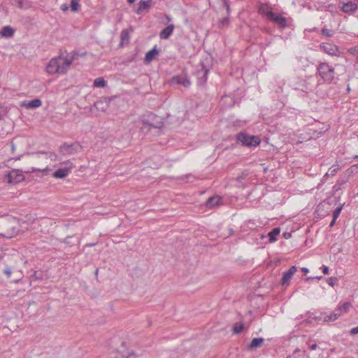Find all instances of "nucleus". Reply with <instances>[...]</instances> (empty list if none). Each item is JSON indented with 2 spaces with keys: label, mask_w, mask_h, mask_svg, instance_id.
<instances>
[{
  "label": "nucleus",
  "mask_w": 358,
  "mask_h": 358,
  "mask_svg": "<svg viewBox=\"0 0 358 358\" xmlns=\"http://www.w3.org/2000/svg\"><path fill=\"white\" fill-rule=\"evenodd\" d=\"M3 260L5 268L3 271V273L8 278H11L13 274V281L18 282L23 277L20 265L22 262V258L18 254L6 255L0 257V259Z\"/></svg>",
  "instance_id": "1"
},
{
  "label": "nucleus",
  "mask_w": 358,
  "mask_h": 358,
  "mask_svg": "<svg viewBox=\"0 0 358 358\" xmlns=\"http://www.w3.org/2000/svg\"><path fill=\"white\" fill-rule=\"evenodd\" d=\"M76 55H78V53L73 51L66 57L59 56L51 59L46 66L47 73L50 75L65 74L69 69Z\"/></svg>",
  "instance_id": "2"
},
{
  "label": "nucleus",
  "mask_w": 358,
  "mask_h": 358,
  "mask_svg": "<svg viewBox=\"0 0 358 358\" xmlns=\"http://www.w3.org/2000/svg\"><path fill=\"white\" fill-rule=\"evenodd\" d=\"M22 231L20 220L10 215L0 217V236L12 238Z\"/></svg>",
  "instance_id": "3"
},
{
  "label": "nucleus",
  "mask_w": 358,
  "mask_h": 358,
  "mask_svg": "<svg viewBox=\"0 0 358 358\" xmlns=\"http://www.w3.org/2000/svg\"><path fill=\"white\" fill-rule=\"evenodd\" d=\"M321 79L326 83H331L334 80L335 69L327 62H321L317 67Z\"/></svg>",
  "instance_id": "4"
},
{
  "label": "nucleus",
  "mask_w": 358,
  "mask_h": 358,
  "mask_svg": "<svg viewBox=\"0 0 358 358\" xmlns=\"http://www.w3.org/2000/svg\"><path fill=\"white\" fill-rule=\"evenodd\" d=\"M236 139L242 145L248 147L257 146L260 143V139L258 136H250L244 133H239L236 136Z\"/></svg>",
  "instance_id": "5"
},
{
  "label": "nucleus",
  "mask_w": 358,
  "mask_h": 358,
  "mask_svg": "<svg viewBox=\"0 0 358 358\" xmlns=\"http://www.w3.org/2000/svg\"><path fill=\"white\" fill-rule=\"evenodd\" d=\"M266 15L271 20H272L280 29H284L289 26L287 20L285 17L273 11H267Z\"/></svg>",
  "instance_id": "6"
},
{
  "label": "nucleus",
  "mask_w": 358,
  "mask_h": 358,
  "mask_svg": "<svg viewBox=\"0 0 358 358\" xmlns=\"http://www.w3.org/2000/svg\"><path fill=\"white\" fill-rule=\"evenodd\" d=\"M320 48L326 54L332 57H340L341 55L339 48L333 43H322L320 45Z\"/></svg>",
  "instance_id": "7"
},
{
  "label": "nucleus",
  "mask_w": 358,
  "mask_h": 358,
  "mask_svg": "<svg viewBox=\"0 0 358 358\" xmlns=\"http://www.w3.org/2000/svg\"><path fill=\"white\" fill-rule=\"evenodd\" d=\"M64 164H66V166L58 169L52 173V176L54 178L62 179L69 176L73 167V163L70 161H66Z\"/></svg>",
  "instance_id": "8"
},
{
  "label": "nucleus",
  "mask_w": 358,
  "mask_h": 358,
  "mask_svg": "<svg viewBox=\"0 0 358 358\" xmlns=\"http://www.w3.org/2000/svg\"><path fill=\"white\" fill-rule=\"evenodd\" d=\"M80 146L78 143H74L72 144L64 143L59 148V152L63 155H71L75 154Z\"/></svg>",
  "instance_id": "9"
},
{
  "label": "nucleus",
  "mask_w": 358,
  "mask_h": 358,
  "mask_svg": "<svg viewBox=\"0 0 358 358\" xmlns=\"http://www.w3.org/2000/svg\"><path fill=\"white\" fill-rule=\"evenodd\" d=\"M8 183H18L24 180V176L19 170H12L6 176Z\"/></svg>",
  "instance_id": "10"
},
{
  "label": "nucleus",
  "mask_w": 358,
  "mask_h": 358,
  "mask_svg": "<svg viewBox=\"0 0 358 358\" xmlns=\"http://www.w3.org/2000/svg\"><path fill=\"white\" fill-rule=\"evenodd\" d=\"M296 271V267L295 266H291L289 269L283 274V276L281 279L282 285H288Z\"/></svg>",
  "instance_id": "11"
},
{
  "label": "nucleus",
  "mask_w": 358,
  "mask_h": 358,
  "mask_svg": "<svg viewBox=\"0 0 358 358\" xmlns=\"http://www.w3.org/2000/svg\"><path fill=\"white\" fill-rule=\"evenodd\" d=\"M93 107L99 111L106 112L109 107V101L106 99L99 100L94 103Z\"/></svg>",
  "instance_id": "12"
},
{
  "label": "nucleus",
  "mask_w": 358,
  "mask_h": 358,
  "mask_svg": "<svg viewBox=\"0 0 358 358\" xmlns=\"http://www.w3.org/2000/svg\"><path fill=\"white\" fill-rule=\"evenodd\" d=\"M152 3V0L141 1L138 3V8L135 10L137 14H141L143 11L150 9Z\"/></svg>",
  "instance_id": "13"
},
{
  "label": "nucleus",
  "mask_w": 358,
  "mask_h": 358,
  "mask_svg": "<svg viewBox=\"0 0 358 358\" xmlns=\"http://www.w3.org/2000/svg\"><path fill=\"white\" fill-rule=\"evenodd\" d=\"M41 101L39 99H34L28 101H23L21 103V106L25 108H36L41 106Z\"/></svg>",
  "instance_id": "14"
},
{
  "label": "nucleus",
  "mask_w": 358,
  "mask_h": 358,
  "mask_svg": "<svg viewBox=\"0 0 358 358\" xmlns=\"http://www.w3.org/2000/svg\"><path fill=\"white\" fill-rule=\"evenodd\" d=\"M264 339L263 338H255L252 340L251 343L248 345V349L250 350H256L263 345Z\"/></svg>",
  "instance_id": "15"
},
{
  "label": "nucleus",
  "mask_w": 358,
  "mask_h": 358,
  "mask_svg": "<svg viewBox=\"0 0 358 358\" xmlns=\"http://www.w3.org/2000/svg\"><path fill=\"white\" fill-rule=\"evenodd\" d=\"M174 29L173 24H169L166 28L162 29L159 33V37L161 39H168L172 34Z\"/></svg>",
  "instance_id": "16"
},
{
  "label": "nucleus",
  "mask_w": 358,
  "mask_h": 358,
  "mask_svg": "<svg viewBox=\"0 0 358 358\" xmlns=\"http://www.w3.org/2000/svg\"><path fill=\"white\" fill-rule=\"evenodd\" d=\"M357 8V5L356 3L352 1H348L347 3H343L342 6V10L345 13H350L355 11Z\"/></svg>",
  "instance_id": "17"
},
{
  "label": "nucleus",
  "mask_w": 358,
  "mask_h": 358,
  "mask_svg": "<svg viewBox=\"0 0 358 358\" xmlns=\"http://www.w3.org/2000/svg\"><path fill=\"white\" fill-rule=\"evenodd\" d=\"M222 198L219 196H214L210 197L206 201V206L208 208H213L220 204Z\"/></svg>",
  "instance_id": "18"
},
{
  "label": "nucleus",
  "mask_w": 358,
  "mask_h": 358,
  "mask_svg": "<svg viewBox=\"0 0 358 358\" xmlns=\"http://www.w3.org/2000/svg\"><path fill=\"white\" fill-rule=\"evenodd\" d=\"M14 34V29L10 26H5L0 31V35L3 37L10 38Z\"/></svg>",
  "instance_id": "19"
},
{
  "label": "nucleus",
  "mask_w": 358,
  "mask_h": 358,
  "mask_svg": "<svg viewBox=\"0 0 358 358\" xmlns=\"http://www.w3.org/2000/svg\"><path fill=\"white\" fill-rule=\"evenodd\" d=\"M159 54V51L157 50V48L155 47L150 51H148L145 57V62H150L152 61L155 57Z\"/></svg>",
  "instance_id": "20"
},
{
  "label": "nucleus",
  "mask_w": 358,
  "mask_h": 358,
  "mask_svg": "<svg viewBox=\"0 0 358 358\" xmlns=\"http://www.w3.org/2000/svg\"><path fill=\"white\" fill-rule=\"evenodd\" d=\"M129 32L127 29H123L120 33V44H128L129 42Z\"/></svg>",
  "instance_id": "21"
},
{
  "label": "nucleus",
  "mask_w": 358,
  "mask_h": 358,
  "mask_svg": "<svg viewBox=\"0 0 358 358\" xmlns=\"http://www.w3.org/2000/svg\"><path fill=\"white\" fill-rule=\"evenodd\" d=\"M174 80L176 83L182 85L186 87H189L190 85V81L185 77H177L174 78Z\"/></svg>",
  "instance_id": "22"
},
{
  "label": "nucleus",
  "mask_w": 358,
  "mask_h": 358,
  "mask_svg": "<svg viewBox=\"0 0 358 358\" xmlns=\"http://www.w3.org/2000/svg\"><path fill=\"white\" fill-rule=\"evenodd\" d=\"M280 228H274L268 233V237L270 242H274L276 241V236L280 234Z\"/></svg>",
  "instance_id": "23"
},
{
  "label": "nucleus",
  "mask_w": 358,
  "mask_h": 358,
  "mask_svg": "<svg viewBox=\"0 0 358 358\" xmlns=\"http://www.w3.org/2000/svg\"><path fill=\"white\" fill-rule=\"evenodd\" d=\"M208 73V70L205 69L204 66L202 65V69L201 71H198V75L202 74V76L199 78V82L201 84L204 83L206 81V76Z\"/></svg>",
  "instance_id": "24"
},
{
  "label": "nucleus",
  "mask_w": 358,
  "mask_h": 358,
  "mask_svg": "<svg viewBox=\"0 0 358 358\" xmlns=\"http://www.w3.org/2000/svg\"><path fill=\"white\" fill-rule=\"evenodd\" d=\"M351 304L350 302H345L342 306H338L337 311L338 313H347L350 308Z\"/></svg>",
  "instance_id": "25"
},
{
  "label": "nucleus",
  "mask_w": 358,
  "mask_h": 358,
  "mask_svg": "<svg viewBox=\"0 0 358 358\" xmlns=\"http://www.w3.org/2000/svg\"><path fill=\"white\" fill-rule=\"evenodd\" d=\"M106 85V83L103 78H98L94 81V86L96 87H104Z\"/></svg>",
  "instance_id": "26"
},
{
  "label": "nucleus",
  "mask_w": 358,
  "mask_h": 358,
  "mask_svg": "<svg viewBox=\"0 0 358 358\" xmlns=\"http://www.w3.org/2000/svg\"><path fill=\"white\" fill-rule=\"evenodd\" d=\"M243 329V324L240 322V323H235L233 326V329H232V331H233V333L234 334H240L242 330Z\"/></svg>",
  "instance_id": "27"
},
{
  "label": "nucleus",
  "mask_w": 358,
  "mask_h": 358,
  "mask_svg": "<svg viewBox=\"0 0 358 358\" xmlns=\"http://www.w3.org/2000/svg\"><path fill=\"white\" fill-rule=\"evenodd\" d=\"M339 168L338 166H333L332 167H331L328 172L326 173V174L324 175V177H329V176H334L338 171Z\"/></svg>",
  "instance_id": "28"
},
{
  "label": "nucleus",
  "mask_w": 358,
  "mask_h": 358,
  "mask_svg": "<svg viewBox=\"0 0 358 358\" xmlns=\"http://www.w3.org/2000/svg\"><path fill=\"white\" fill-rule=\"evenodd\" d=\"M71 8L73 12H77L80 8L78 0H71Z\"/></svg>",
  "instance_id": "29"
},
{
  "label": "nucleus",
  "mask_w": 358,
  "mask_h": 358,
  "mask_svg": "<svg viewBox=\"0 0 358 358\" xmlns=\"http://www.w3.org/2000/svg\"><path fill=\"white\" fill-rule=\"evenodd\" d=\"M341 315V313H333L331 314H330L329 315H327V317H325V320L327 321H335L336 320H337L339 316Z\"/></svg>",
  "instance_id": "30"
},
{
  "label": "nucleus",
  "mask_w": 358,
  "mask_h": 358,
  "mask_svg": "<svg viewBox=\"0 0 358 358\" xmlns=\"http://www.w3.org/2000/svg\"><path fill=\"white\" fill-rule=\"evenodd\" d=\"M36 154H44L47 156V157L50 158L52 161H56L57 159V155L53 152H38Z\"/></svg>",
  "instance_id": "31"
},
{
  "label": "nucleus",
  "mask_w": 358,
  "mask_h": 358,
  "mask_svg": "<svg viewBox=\"0 0 358 358\" xmlns=\"http://www.w3.org/2000/svg\"><path fill=\"white\" fill-rule=\"evenodd\" d=\"M321 34L327 37H331L334 34V31L331 29H322L321 30Z\"/></svg>",
  "instance_id": "32"
},
{
  "label": "nucleus",
  "mask_w": 358,
  "mask_h": 358,
  "mask_svg": "<svg viewBox=\"0 0 358 358\" xmlns=\"http://www.w3.org/2000/svg\"><path fill=\"white\" fill-rule=\"evenodd\" d=\"M229 20L228 17H223L219 20V27L223 28L228 26Z\"/></svg>",
  "instance_id": "33"
},
{
  "label": "nucleus",
  "mask_w": 358,
  "mask_h": 358,
  "mask_svg": "<svg viewBox=\"0 0 358 358\" xmlns=\"http://www.w3.org/2000/svg\"><path fill=\"white\" fill-rule=\"evenodd\" d=\"M31 278L35 280H43L44 274L42 272L35 271Z\"/></svg>",
  "instance_id": "34"
},
{
  "label": "nucleus",
  "mask_w": 358,
  "mask_h": 358,
  "mask_svg": "<svg viewBox=\"0 0 358 358\" xmlns=\"http://www.w3.org/2000/svg\"><path fill=\"white\" fill-rule=\"evenodd\" d=\"M143 129H150L151 127H155V128H158V127H160V125H152V124L149 123L148 121L146 120H143Z\"/></svg>",
  "instance_id": "35"
},
{
  "label": "nucleus",
  "mask_w": 358,
  "mask_h": 358,
  "mask_svg": "<svg viewBox=\"0 0 358 358\" xmlns=\"http://www.w3.org/2000/svg\"><path fill=\"white\" fill-rule=\"evenodd\" d=\"M342 210V206L337 207L334 213H333V217L334 220H336L337 217L339 216L341 211Z\"/></svg>",
  "instance_id": "36"
},
{
  "label": "nucleus",
  "mask_w": 358,
  "mask_h": 358,
  "mask_svg": "<svg viewBox=\"0 0 358 358\" xmlns=\"http://www.w3.org/2000/svg\"><path fill=\"white\" fill-rule=\"evenodd\" d=\"M336 281V278H333V277L329 278L327 280V283L329 285H331V287H333L335 285Z\"/></svg>",
  "instance_id": "37"
},
{
  "label": "nucleus",
  "mask_w": 358,
  "mask_h": 358,
  "mask_svg": "<svg viewBox=\"0 0 358 358\" xmlns=\"http://www.w3.org/2000/svg\"><path fill=\"white\" fill-rule=\"evenodd\" d=\"M350 334H351L352 335H355V334H358V326H357V327H356L352 328V329L350 330Z\"/></svg>",
  "instance_id": "38"
},
{
  "label": "nucleus",
  "mask_w": 358,
  "mask_h": 358,
  "mask_svg": "<svg viewBox=\"0 0 358 358\" xmlns=\"http://www.w3.org/2000/svg\"><path fill=\"white\" fill-rule=\"evenodd\" d=\"M224 4L226 6V9H227V13H229V10H230V7H229V3H228L227 0H224Z\"/></svg>",
  "instance_id": "39"
},
{
  "label": "nucleus",
  "mask_w": 358,
  "mask_h": 358,
  "mask_svg": "<svg viewBox=\"0 0 358 358\" xmlns=\"http://www.w3.org/2000/svg\"><path fill=\"white\" fill-rule=\"evenodd\" d=\"M322 272L324 274H328L329 273V268L326 266H322Z\"/></svg>",
  "instance_id": "40"
},
{
  "label": "nucleus",
  "mask_w": 358,
  "mask_h": 358,
  "mask_svg": "<svg viewBox=\"0 0 358 358\" xmlns=\"http://www.w3.org/2000/svg\"><path fill=\"white\" fill-rule=\"evenodd\" d=\"M61 9L63 11H66L69 9V6H68L67 4H63V5L61 6Z\"/></svg>",
  "instance_id": "41"
},
{
  "label": "nucleus",
  "mask_w": 358,
  "mask_h": 358,
  "mask_svg": "<svg viewBox=\"0 0 358 358\" xmlns=\"http://www.w3.org/2000/svg\"><path fill=\"white\" fill-rule=\"evenodd\" d=\"M317 344H313V345H310V350H316V349H317Z\"/></svg>",
  "instance_id": "42"
},
{
  "label": "nucleus",
  "mask_w": 358,
  "mask_h": 358,
  "mask_svg": "<svg viewBox=\"0 0 358 358\" xmlns=\"http://www.w3.org/2000/svg\"><path fill=\"white\" fill-rule=\"evenodd\" d=\"M41 171H42L41 169H33L32 171H28L27 172L28 173H30V172H40Z\"/></svg>",
  "instance_id": "43"
},
{
  "label": "nucleus",
  "mask_w": 358,
  "mask_h": 358,
  "mask_svg": "<svg viewBox=\"0 0 358 358\" xmlns=\"http://www.w3.org/2000/svg\"><path fill=\"white\" fill-rule=\"evenodd\" d=\"M283 236H284V237L285 238H289L291 236V234H289V233H284Z\"/></svg>",
  "instance_id": "44"
},
{
  "label": "nucleus",
  "mask_w": 358,
  "mask_h": 358,
  "mask_svg": "<svg viewBox=\"0 0 358 358\" xmlns=\"http://www.w3.org/2000/svg\"><path fill=\"white\" fill-rule=\"evenodd\" d=\"M335 222H336V220H334V218H333L331 222V223H330V224H329V226L330 227H333L334 225V224H335Z\"/></svg>",
  "instance_id": "45"
},
{
  "label": "nucleus",
  "mask_w": 358,
  "mask_h": 358,
  "mask_svg": "<svg viewBox=\"0 0 358 358\" xmlns=\"http://www.w3.org/2000/svg\"><path fill=\"white\" fill-rule=\"evenodd\" d=\"M136 357V355L134 352H131L129 354L128 358H131V357Z\"/></svg>",
  "instance_id": "46"
},
{
  "label": "nucleus",
  "mask_w": 358,
  "mask_h": 358,
  "mask_svg": "<svg viewBox=\"0 0 358 358\" xmlns=\"http://www.w3.org/2000/svg\"><path fill=\"white\" fill-rule=\"evenodd\" d=\"M303 271L305 273H308V268H303Z\"/></svg>",
  "instance_id": "47"
},
{
  "label": "nucleus",
  "mask_w": 358,
  "mask_h": 358,
  "mask_svg": "<svg viewBox=\"0 0 358 358\" xmlns=\"http://www.w3.org/2000/svg\"><path fill=\"white\" fill-rule=\"evenodd\" d=\"M135 1V0H127V2L129 3H133Z\"/></svg>",
  "instance_id": "48"
},
{
  "label": "nucleus",
  "mask_w": 358,
  "mask_h": 358,
  "mask_svg": "<svg viewBox=\"0 0 358 358\" xmlns=\"http://www.w3.org/2000/svg\"><path fill=\"white\" fill-rule=\"evenodd\" d=\"M11 146H12V150H15V145H14V144H13V143H12Z\"/></svg>",
  "instance_id": "49"
},
{
  "label": "nucleus",
  "mask_w": 358,
  "mask_h": 358,
  "mask_svg": "<svg viewBox=\"0 0 358 358\" xmlns=\"http://www.w3.org/2000/svg\"><path fill=\"white\" fill-rule=\"evenodd\" d=\"M300 350L299 349L295 350L294 353L299 352Z\"/></svg>",
  "instance_id": "50"
},
{
  "label": "nucleus",
  "mask_w": 358,
  "mask_h": 358,
  "mask_svg": "<svg viewBox=\"0 0 358 358\" xmlns=\"http://www.w3.org/2000/svg\"><path fill=\"white\" fill-rule=\"evenodd\" d=\"M98 271H99V270H98V269H96V270L95 271V274H96V275H97V274H98Z\"/></svg>",
  "instance_id": "51"
},
{
  "label": "nucleus",
  "mask_w": 358,
  "mask_h": 358,
  "mask_svg": "<svg viewBox=\"0 0 358 358\" xmlns=\"http://www.w3.org/2000/svg\"><path fill=\"white\" fill-rule=\"evenodd\" d=\"M19 6H20V8H22V3H21V2H20V3H19Z\"/></svg>",
  "instance_id": "52"
},
{
  "label": "nucleus",
  "mask_w": 358,
  "mask_h": 358,
  "mask_svg": "<svg viewBox=\"0 0 358 358\" xmlns=\"http://www.w3.org/2000/svg\"><path fill=\"white\" fill-rule=\"evenodd\" d=\"M85 55H86V53L85 52V53L81 54V56H85Z\"/></svg>",
  "instance_id": "53"
},
{
  "label": "nucleus",
  "mask_w": 358,
  "mask_h": 358,
  "mask_svg": "<svg viewBox=\"0 0 358 358\" xmlns=\"http://www.w3.org/2000/svg\"><path fill=\"white\" fill-rule=\"evenodd\" d=\"M322 278V276H317V279H321Z\"/></svg>",
  "instance_id": "54"
},
{
  "label": "nucleus",
  "mask_w": 358,
  "mask_h": 358,
  "mask_svg": "<svg viewBox=\"0 0 358 358\" xmlns=\"http://www.w3.org/2000/svg\"><path fill=\"white\" fill-rule=\"evenodd\" d=\"M355 157V158H358V155H356Z\"/></svg>",
  "instance_id": "55"
},
{
  "label": "nucleus",
  "mask_w": 358,
  "mask_h": 358,
  "mask_svg": "<svg viewBox=\"0 0 358 358\" xmlns=\"http://www.w3.org/2000/svg\"><path fill=\"white\" fill-rule=\"evenodd\" d=\"M357 51H358V47H357Z\"/></svg>",
  "instance_id": "56"
}]
</instances>
